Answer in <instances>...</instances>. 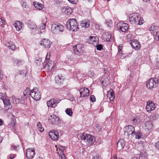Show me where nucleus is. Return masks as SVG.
Instances as JSON below:
<instances>
[{
	"label": "nucleus",
	"instance_id": "052dcab7",
	"mask_svg": "<svg viewBox=\"0 0 159 159\" xmlns=\"http://www.w3.org/2000/svg\"><path fill=\"white\" fill-rule=\"evenodd\" d=\"M139 159H146V158L145 157L141 156L139 157Z\"/></svg>",
	"mask_w": 159,
	"mask_h": 159
},
{
	"label": "nucleus",
	"instance_id": "ddd939ff",
	"mask_svg": "<svg viewBox=\"0 0 159 159\" xmlns=\"http://www.w3.org/2000/svg\"><path fill=\"white\" fill-rule=\"evenodd\" d=\"M26 151V157L28 159H33L35 154L34 150L32 148H28Z\"/></svg>",
	"mask_w": 159,
	"mask_h": 159
},
{
	"label": "nucleus",
	"instance_id": "a18cd8bd",
	"mask_svg": "<svg viewBox=\"0 0 159 159\" xmlns=\"http://www.w3.org/2000/svg\"><path fill=\"white\" fill-rule=\"evenodd\" d=\"M88 75L90 77H93L94 75V72L93 71H90L88 72Z\"/></svg>",
	"mask_w": 159,
	"mask_h": 159
},
{
	"label": "nucleus",
	"instance_id": "79ce46f5",
	"mask_svg": "<svg viewBox=\"0 0 159 159\" xmlns=\"http://www.w3.org/2000/svg\"><path fill=\"white\" fill-rule=\"evenodd\" d=\"M50 58V53H48L47 54L46 57L45 61L46 62H48Z\"/></svg>",
	"mask_w": 159,
	"mask_h": 159
},
{
	"label": "nucleus",
	"instance_id": "5701e85b",
	"mask_svg": "<svg viewBox=\"0 0 159 159\" xmlns=\"http://www.w3.org/2000/svg\"><path fill=\"white\" fill-rule=\"evenodd\" d=\"M125 145V140L122 139L119 140L117 143V147L119 149L121 150L123 148Z\"/></svg>",
	"mask_w": 159,
	"mask_h": 159
},
{
	"label": "nucleus",
	"instance_id": "5fc2aeb1",
	"mask_svg": "<svg viewBox=\"0 0 159 159\" xmlns=\"http://www.w3.org/2000/svg\"><path fill=\"white\" fill-rule=\"evenodd\" d=\"M156 38H158L159 39V32H157L155 35Z\"/></svg>",
	"mask_w": 159,
	"mask_h": 159
},
{
	"label": "nucleus",
	"instance_id": "c85d7f7f",
	"mask_svg": "<svg viewBox=\"0 0 159 159\" xmlns=\"http://www.w3.org/2000/svg\"><path fill=\"white\" fill-rule=\"evenodd\" d=\"M55 81L56 83L58 84H62L63 82V79L62 76H60L59 75H57L55 78Z\"/></svg>",
	"mask_w": 159,
	"mask_h": 159
},
{
	"label": "nucleus",
	"instance_id": "39448f33",
	"mask_svg": "<svg viewBox=\"0 0 159 159\" xmlns=\"http://www.w3.org/2000/svg\"><path fill=\"white\" fill-rule=\"evenodd\" d=\"M81 139L84 140L87 144L89 145H91L95 141L94 137L90 134H86L85 135L84 134L81 136Z\"/></svg>",
	"mask_w": 159,
	"mask_h": 159
},
{
	"label": "nucleus",
	"instance_id": "aec40b11",
	"mask_svg": "<svg viewBox=\"0 0 159 159\" xmlns=\"http://www.w3.org/2000/svg\"><path fill=\"white\" fill-rule=\"evenodd\" d=\"M27 25L28 27L34 32H36L38 30V28L36 26L35 23L32 20H29L27 22Z\"/></svg>",
	"mask_w": 159,
	"mask_h": 159
},
{
	"label": "nucleus",
	"instance_id": "e2e57ef3",
	"mask_svg": "<svg viewBox=\"0 0 159 159\" xmlns=\"http://www.w3.org/2000/svg\"><path fill=\"white\" fill-rule=\"evenodd\" d=\"M3 95V94L2 93H0V99H1V97H2Z\"/></svg>",
	"mask_w": 159,
	"mask_h": 159
},
{
	"label": "nucleus",
	"instance_id": "c756f323",
	"mask_svg": "<svg viewBox=\"0 0 159 159\" xmlns=\"http://www.w3.org/2000/svg\"><path fill=\"white\" fill-rule=\"evenodd\" d=\"M13 61L14 64H16L18 66L20 65H22L24 63V61L22 60H18L17 59L14 58L13 59Z\"/></svg>",
	"mask_w": 159,
	"mask_h": 159
},
{
	"label": "nucleus",
	"instance_id": "f8f14e48",
	"mask_svg": "<svg viewBox=\"0 0 159 159\" xmlns=\"http://www.w3.org/2000/svg\"><path fill=\"white\" fill-rule=\"evenodd\" d=\"M130 44L132 48L135 50L140 49L141 46L140 43L136 40H132L130 41Z\"/></svg>",
	"mask_w": 159,
	"mask_h": 159
},
{
	"label": "nucleus",
	"instance_id": "423d86ee",
	"mask_svg": "<svg viewBox=\"0 0 159 159\" xmlns=\"http://www.w3.org/2000/svg\"><path fill=\"white\" fill-rule=\"evenodd\" d=\"M30 95L34 100L37 101L41 98V94L37 88H34L30 91Z\"/></svg>",
	"mask_w": 159,
	"mask_h": 159
},
{
	"label": "nucleus",
	"instance_id": "6e6552de",
	"mask_svg": "<svg viewBox=\"0 0 159 159\" xmlns=\"http://www.w3.org/2000/svg\"><path fill=\"white\" fill-rule=\"evenodd\" d=\"M84 47L81 44H78L73 47V51L74 53L77 55H81L83 52Z\"/></svg>",
	"mask_w": 159,
	"mask_h": 159
},
{
	"label": "nucleus",
	"instance_id": "603ef678",
	"mask_svg": "<svg viewBox=\"0 0 159 159\" xmlns=\"http://www.w3.org/2000/svg\"><path fill=\"white\" fill-rule=\"evenodd\" d=\"M155 147L159 150V141L156 143Z\"/></svg>",
	"mask_w": 159,
	"mask_h": 159
},
{
	"label": "nucleus",
	"instance_id": "9d476101",
	"mask_svg": "<svg viewBox=\"0 0 159 159\" xmlns=\"http://www.w3.org/2000/svg\"><path fill=\"white\" fill-rule=\"evenodd\" d=\"M1 99L2 100L4 105L5 108L8 110L11 108L12 106L10 102V100L6 96L5 94L4 93L3 96L1 97Z\"/></svg>",
	"mask_w": 159,
	"mask_h": 159
},
{
	"label": "nucleus",
	"instance_id": "4d7b16f0",
	"mask_svg": "<svg viewBox=\"0 0 159 159\" xmlns=\"http://www.w3.org/2000/svg\"><path fill=\"white\" fill-rule=\"evenodd\" d=\"M22 6L23 7L26 8L27 6V5H26V3L25 2H23V4L22 5Z\"/></svg>",
	"mask_w": 159,
	"mask_h": 159
},
{
	"label": "nucleus",
	"instance_id": "2f4dec72",
	"mask_svg": "<svg viewBox=\"0 0 159 159\" xmlns=\"http://www.w3.org/2000/svg\"><path fill=\"white\" fill-rule=\"evenodd\" d=\"M145 127L148 130L152 128V125L150 121H147L145 123Z\"/></svg>",
	"mask_w": 159,
	"mask_h": 159
},
{
	"label": "nucleus",
	"instance_id": "dca6fc26",
	"mask_svg": "<svg viewBox=\"0 0 159 159\" xmlns=\"http://www.w3.org/2000/svg\"><path fill=\"white\" fill-rule=\"evenodd\" d=\"M79 91L81 97H88L89 95V91L87 88H81Z\"/></svg>",
	"mask_w": 159,
	"mask_h": 159
},
{
	"label": "nucleus",
	"instance_id": "7c9ffc66",
	"mask_svg": "<svg viewBox=\"0 0 159 159\" xmlns=\"http://www.w3.org/2000/svg\"><path fill=\"white\" fill-rule=\"evenodd\" d=\"M24 100H25V98L21 97V98H15L14 101L13 100V102L16 104L19 103H23Z\"/></svg>",
	"mask_w": 159,
	"mask_h": 159
},
{
	"label": "nucleus",
	"instance_id": "8fccbe9b",
	"mask_svg": "<svg viewBox=\"0 0 159 159\" xmlns=\"http://www.w3.org/2000/svg\"><path fill=\"white\" fill-rule=\"evenodd\" d=\"M16 156V155L15 154H11L10 156L9 157V159H13L15 158V156Z\"/></svg>",
	"mask_w": 159,
	"mask_h": 159
},
{
	"label": "nucleus",
	"instance_id": "9b49d317",
	"mask_svg": "<svg viewBox=\"0 0 159 159\" xmlns=\"http://www.w3.org/2000/svg\"><path fill=\"white\" fill-rule=\"evenodd\" d=\"M117 28L123 32L126 31L129 28L128 25L123 22H119L117 25Z\"/></svg>",
	"mask_w": 159,
	"mask_h": 159
},
{
	"label": "nucleus",
	"instance_id": "473e14b6",
	"mask_svg": "<svg viewBox=\"0 0 159 159\" xmlns=\"http://www.w3.org/2000/svg\"><path fill=\"white\" fill-rule=\"evenodd\" d=\"M35 64L37 66H41L43 64V62H42L41 59L39 58L38 59L36 60L35 61Z\"/></svg>",
	"mask_w": 159,
	"mask_h": 159
},
{
	"label": "nucleus",
	"instance_id": "338daca9",
	"mask_svg": "<svg viewBox=\"0 0 159 159\" xmlns=\"http://www.w3.org/2000/svg\"><path fill=\"white\" fill-rule=\"evenodd\" d=\"M144 2H148V1H149V0H142Z\"/></svg>",
	"mask_w": 159,
	"mask_h": 159
},
{
	"label": "nucleus",
	"instance_id": "e433bc0d",
	"mask_svg": "<svg viewBox=\"0 0 159 159\" xmlns=\"http://www.w3.org/2000/svg\"><path fill=\"white\" fill-rule=\"evenodd\" d=\"M81 25L83 27L87 28L89 26V21L85 22L84 23H82L81 24Z\"/></svg>",
	"mask_w": 159,
	"mask_h": 159
},
{
	"label": "nucleus",
	"instance_id": "f03ea898",
	"mask_svg": "<svg viewBox=\"0 0 159 159\" xmlns=\"http://www.w3.org/2000/svg\"><path fill=\"white\" fill-rule=\"evenodd\" d=\"M67 28L70 31H77L78 29L77 22L76 20L74 19L69 20L66 22Z\"/></svg>",
	"mask_w": 159,
	"mask_h": 159
},
{
	"label": "nucleus",
	"instance_id": "774afa93",
	"mask_svg": "<svg viewBox=\"0 0 159 159\" xmlns=\"http://www.w3.org/2000/svg\"><path fill=\"white\" fill-rule=\"evenodd\" d=\"M131 159H138V158L136 157H133Z\"/></svg>",
	"mask_w": 159,
	"mask_h": 159
},
{
	"label": "nucleus",
	"instance_id": "c03bdc74",
	"mask_svg": "<svg viewBox=\"0 0 159 159\" xmlns=\"http://www.w3.org/2000/svg\"><path fill=\"white\" fill-rule=\"evenodd\" d=\"M135 135L136 138L139 139L141 138V137L142 135L141 133H138V132H137L136 134L135 133Z\"/></svg>",
	"mask_w": 159,
	"mask_h": 159
},
{
	"label": "nucleus",
	"instance_id": "ea45409f",
	"mask_svg": "<svg viewBox=\"0 0 159 159\" xmlns=\"http://www.w3.org/2000/svg\"><path fill=\"white\" fill-rule=\"evenodd\" d=\"M94 46H96L97 48V49L98 50H101L103 48V46L101 44H98V43L97 44V45H94Z\"/></svg>",
	"mask_w": 159,
	"mask_h": 159
},
{
	"label": "nucleus",
	"instance_id": "0e129e2a",
	"mask_svg": "<svg viewBox=\"0 0 159 159\" xmlns=\"http://www.w3.org/2000/svg\"><path fill=\"white\" fill-rule=\"evenodd\" d=\"M111 159H117V157H113L111 158Z\"/></svg>",
	"mask_w": 159,
	"mask_h": 159
},
{
	"label": "nucleus",
	"instance_id": "4be33fe9",
	"mask_svg": "<svg viewBox=\"0 0 159 159\" xmlns=\"http://www.w3.org/2000/svg\"><path fill=\"white\" fill-rule=\"evenodd\" d=\"M47 104L48 107L55 108L57 106V103L56 101L54 99H51L47 102Z\"/></svg>",
	"mask_w": 159,
	"mask_h": 159
},
{
	"label": "nucleus",
	"instance_id": "de8ad7c7",
	"mask_svg": "<svg viewBox=\"0 0 159 159\" xmlns=\"http://www.w3.org/2000/svg\"><path fill=\"white\" fill-rule=\"evenodd\" d=\"M112 21L111 20H109L107 22L106 25L108 27L110 26L111 27L112 25Z\"/></svg>",
	"mask_w": 159,
	"mask_h": 159
},
{
	"label": "nucleus",
	"instance_id": "1a4fd4ad",
	"mask_svg": "<svg viewBox=\"0 0 159 159\" xmlns=\"http://www.w3.org/2000/svg\"><path fill=\"white\" fill-rule=\"evenodd\" d=\"M48 121L50 124L52 125H58L61 122L59 118L55 115L50 116L48 118Z\"/></svg>",
	"mask_w": 159,
	"mask_h": 159
},
{
	"label": "nucleus",
	"instance_id": "a19ab883",
	"mask_svg": "<svg viewBox=\"0 0 159 159\" xmlns=\"http://www.w3.org/2000/svg\"><path fill=\"white\" fill-rule=\"evenodd\" d=\"M30 94V93H27L26 92L24 91L23 92V95L24 97L23 98H25V100L26 99V98L28 97V95Z\"/></svg>",
	"mask_w": 159,
	"mask_h": 159
},
{
	"label": "nucleus",
	"instance_id": "cd10ccee",
	"mask_svg": "<svg viewBox=\"0 0 159 159\" xmlns=\"http://www.w3.org/2000/svg\"><path fill=\"white\" fill-rule=\"evenodd\" d=\"M33 4L35 7L39 10H41L43 8V5L38 2H34Z\"/></svg>",
	"mask_w": 159,
	"mask_h": 159
},
{
	"label": "nucleus",
	"instance_id": "412c9836",
	"mask_svg": "<svg viewBox=\"0 0 159 159\" xmlns=\"http://www.w3.org/2000/svg\"><path fill=\"white\" fill-rule=\"evenodd\" d=\"M62 12L67 15H70L73 12L72 8L69 7H64L61 8Z\"/></svg>",
	"mask_w": 159,
	"mask_h": 159
},
{
	"label": "nucleus",
	"instance_id": "a878e982",
	"mask_svg": "<svg viewBox=\"0 0 159 159\" xmlns=\"http://www.w3.org/2000/svg\"><path fill=\"white\" fill-rule=\"evenodd\" d=\"M22 22L17 21L13 24V25L15 26L16 30L19 31L22 27Z\"/></svg>",
	"mask_w": 159,
	"mask_h": 159
},
{
	"label": "nucleus",
	"instance_id": "7ed1b4c3",
	"mask_svg": "<svg viewBox=\"0 0 159 159\" xmlns=\"http://www.w3.org/2000/svg\"><path fill=\"white\" fill-rule=\"evenodd\" d=\"M124 133L125 135L131 138L135 134V131L134 127L132 126L129 125L125 127L124 128Z\"/></svg>",
	"mask_w": 159,
	"mask_h": 159
},
{
	"label": "nucleus",
	"instance_id": "20e7f679",
	"mask_svg": "<svg viewBox=\"0 0 159 159\" xmlns=\"http://www.w3.org/2000/svg\"><path fill=\"white\" fill-rule=\"evenodd\" d=\"M158 84V80L157 78H151L148 80L146 85L148 89L156 88Z\"/></svg>",
	"mask_w": 159,
	"mask_h": 159
},
{
	"label": "nucleus",
	"instance_id": "3c124183",
	"mask_svg": "<svg viewBox=\"0 0 159 159\" xmlns=\"http://www.w3.org/2000/svg\"><path fill=\"white\" fill-rule=\"evenodd\" d=\"M93 159H101V157L98 155H96L93 158Z\"/></svg>",
	"mask_w": 159,
	"mask_h": 159
},
{
	"label": "nucleus",
	"instance_id": "72a5a7b5",
	"mask_svg": "<svg viewBox=\"0 0 159 159\" xmlns=\"http://www.w3.org/2000/svg\"><path fill=\"white\" fill-rule=\"evenodd\" d=\"M159 28L157 26L155 25H152L151 26L150 29V30L151 33H152L153 32H154L158 30Z\"/></svg>",
	"mask_w": 159,
	"mask_h": 159
},
{
	"label": "nucleus",
	"instance_id": "69168bd1",
	"mask_svg": "<svg viewBox=\"0 0 159 159\" xmlns=\"http://www.w3.org/2000/svg\"><path fill=\"white\" fill-rule=\"evenodd\" d=\"M39 28H38V30L37 31H38V34H40L42 33V32L40 31H39Z\"/></svg>",
	"mask_w": 159,
	"mask_h": 159
},
{
	"label": "nucleus",
	"instance_id": "bb28decb",
	"mask_svg": "<svg viewBox=\"0 0 159 159\" xmlns=\"http://www.w3.org/2000/svg\"><path fill=\"white\" fill-rule=\"evenodd\" d=\"M5 44L6 46L11 50H14L16 48L14 43L11 41L6 42Z\"/></svg>",
	"mask_w": 159,
	"mask_h": 159
},
{
	"label": "nucleus",
	"instance_id": "680f3d73",
	"mask_svg": "<svg viewBox=\"0 0 159 159\" xmlns=\"http://www.w3.org/2000/svg\"><path fill=\"white\" fill-rule=\"evenodd\" d=\"M0 20H1V21L2 22V24H4L5 21L2 20L1 18H0Z\"/></svg>",
	"mask_w": 159,
	"mask_h": 159
},
{
	"label": "nucleus",
	"instance_id": "49530a36",
	"mask_svg": "<svg viewBox=\"0 0 159 159\" xmlns=\"http://www.w3.org/2000/svg\"><path fill=\"white\" fill-rule=\"evenodd\" d=\"M90 100L93 102L96 101V98L95 97L94 95H91L90 97Z\"/></svg>",
	"mask_w": 159,
	"mask_h": 159
},
{
	"label": "nucleus",
	"instance_id": "09e8293b",
	"mask_svg": "<svg viewBox=\"0 0 159 159\" xmlns=\"http://www.w3.org/2000/svg\"><path fill=\"white\" fill-rule=\"evenodd\" d=\"M70 3L73 4H76L78 2V0H68Z\"/></svg>",
	"mask_w": 159,
	"mask_h": 159
},
{
	"label": "nucleus",
	"instance_id": "4468645a",
	"mask_svg": "<svg viewBox=\"0 0 159 159\" xmlns=\"http://www.w3.org/2000/svg\"><path fill=\"white\" fill-rule=\"evenodd\" d=\"M50 137L53 140L57 141L59 137V133L58 131L55 130H52L49 133Z\"/></svg>",
	"mask_w": 159,
	"mask_h": 159
},
{
	"label": "nucleus",
	"instance_id": "2eb2a0df",
	"mask_svg": "<svg viewBox=\"0 0 159 159\" xmlns=\"http://www.w3.org/2000/svg\"><path fill=\"white\" fill-rule=\"evenodd\" d=\"M46 64L44 66L43 68L45 69L48 72L51 71L52 69L54 66V62L53 61H48V62H46Z\"/></svg>",
	"mask_w": 159,
	"mask_h": 159
},
{
	"label": "nucleus",
	"instance_id": "b1692460",
	"mask_svg": "<svg viewBox=\"0 0 159 159\" xmlns=\"http://www.w3.org/2000/svg\"><path fill=\"white\" fill-rule=\"evenodd\" d=\"M89 39V43L92 44L93 45H97L98 43V38L97 37L91 36Z\"/></svg>",
	"mask_w": 159,
	"mask_h": 159
},
{
	"label": "nucleus",
	"instance_id": "f257e3e1",
	"mask_svg": "<svg viewBox=\"0 0 159 159\" xmlns=\"http://www.w3.org/2000/svg\"><path fill=\"white\" fill-rule=\"evenodd\" d=\"M129 20L131 24L141 25L144 23V20L139 14L132 13L129 16Z\"/></svg>",
	"mask_w": 159,
	"mask_h": 159
},
{
	"label": "nucleus",
	"instance_id": "bf43d9fd",
	"mask_svg": "<svg viewBox=\"0 0 159 159\" xmlns=\"http://www.w3.org/2000/svg\"><path fill=\"white\" fill-rule=\"evenodd\" d=\"M3 124V121L2 120L0 119V126L2 125Z\"/></svg>",
	"mask_w": 159,
	"mask_h": 159
},
{
	"label": "nucleus",
	"instance_id": "6e6d98bb",
	"mask_svg": "<svg viewBox=\"0 0 159 159\" xmlns=\"http://www.w3.org/2000/svg\"><path fill=\"white\" fill-rule=\"evenodd\" d=\"M2 71L1 70H0V80L2 79V76L3 75L2 73Z\"/></svg>",
	"mask_w": 159,
	"mask_h": 159
},
{
	"label": "nucleus",
	"instance_id": "f3484780",
	"mask_svg": "<svg viewBox=\"0 0 159 159\" xmlns=\"http://www.w3.org/2000/svg\"><path fill=\"white\" fill-rule=\"evenodd\" d=\"M51 44V42L48 39H43L40 43L41 45L44 46L45 48H50Z\"/></svg>",
	"mask_w": 159,
	"mask_h": 159
},
{
	"label": "nucleus",
	"instance_id": "6ab92c4d",
	"mask_svg": "<svg viewBox=\"0 0 159 159\" xmlns=\"http://www.w3.org/2000/svg\"><path fill=\"white\" fill-rule=\"evenodd\" d=\"M155 105L154 103L152 101L149 102L147 103L146 109L148 112H150L152 111L155 109Z\"/></svg>",
	"mask_w": 159,
	"mask_h": 159
},
{
	"label": "nucleus",
	"instance_id": "864d4df0",
	"mask_svg": "<svg viewBox=\"0 0 159 159\" xmlns=\"http://www.w3.org/2000/svg\"><path fill=\"white\" fill-rule=\"evenodd\" d=\"M61 159H66L65 155L64 154H62L61 155Z\"/></svg>",
	"mask_w": 159,
	"mask_h": 159
},
{
	"label": "nucleus",
	"instance_id": "393cba45",
	"mask_svg": "<svg viewBox=\"0 0 159 159\" xmlns=\"http://www.w3.org/2000/svg\"><path fill=\"white\" fill-rule=\"evenodd\" d=\"M107 97L111 101H114L115 98V95L112 89H110L109 91L107 92Z\"/></svg>",
	"mask_w": 159,
	"mask_h": 159
},
{
	"label": "nucleus",
	"instance_id": "13d9d810",
	"mask_svg": "<svg viewBox=\"0 0 159 159\" xmlns=\"http://www.w3.org/2000/svg\"><path fill=\"white\" fill-rule=\"evenodd\" d=\"M24 91L26 92L27 93H30V90L29 88H27Z\"/></svg>",
	"mask_w": 159,
	"mask_h": 159
},
{
	"label": "nucleus",
	"instance_id": "a211bd4d",
	"mask_svg": "<svg viewBox=\"0 0 159 159\" xmlns=\"http://www.w3.org/2000/svg\"><path fill=\"white\" fill-rule=\"evenodd\" d=\"M103 37L104 40L107 41H111L113 40V37L111 33L105 32L103 35Z\"/></svg>",
	"mask_w": 159,
	"mask_h": 159
},
{
	"label": "nucleus",
	"instance_id": "37998d69",
	"mask_svg": "<svg viewBox=\"0 0 159 159\" xmlns=\"http://www.w3.org/2000/svg\"><path fill=\"white\" fill-rule=\"evenodd\" d=\"M19 145H17L16 146L15 145H12L11 147V149L12 150H16L17 148L19 147Z\"/></svg>",
	"mask_w": 159,
	"mask_h": 159
},
{
	"label": "nucleus",
	"instance_id": "0eeeda50",
	"mask_svg": "<svg viewBox=\"0 0 159 159\" xmlns=\"http://www.w3.org/2000/svg\"><path fill=\"white\" fill-rule=\"evenodd\" d=\"M64 29V27L60 24H53L51 27V30L53 33L57 34L60 32H62Z\"/></svg>",
	"mask_w": 159,
	"mask_h": 159
},
{
	"label": "nucleus",
	"instance_id": "c9c22d12",
	"mask_svg": "<svg viewBox=\"0 0 159 159\" xmlns=\"http://www.w3.org/2000/svg\"><path fill=\"white\" fill-rule=\"evenodd\" d=\"M140 120L136 117V118L133 117L132 119V123L134 125L138 124Z\"/></svg>",
	"mask_w": 159,
	"mask_h": 159
},
{
	"label": "nucleus",
	"instance_id": "58836bf2",
	"mask_svg": "<svg viewBox=\"0 0 159 159\" xmlns=\"http://www.w3.org/2000/svg\"><path fill=\"white\" fill-rule=\"evenodd\" d=\"M46 20L45 22L43 21V22H42L41 23V25L40 27V30H44L46 26Z\"/></svg>",
	"mask_w": 159,
	"mask_h": 159
},
{
	"label": "nucleus",
	"instance_id": "f704fd0d",
	"mask_svg": "<svg viewBox=\"0 0 159 159\" xmlns=\"http://www.w3.org/2000/svg\"><path fill=\"white\" fill-rule=\"evenodd\" d=\"M65 112L67 115L70 116H72L73 112L72 109L70 108H67L65 110Z\"/></svg>",
	"mask_w": 159,
	"mask_h": 159
},
{
	"label": "nucleus",
	"instance_id": "4c0bfd02",
	"mask_svg": "<svg viewBox=\"0 0 159 159\" xmlns=\"http://www.w3.org/2000/svg\"><path fill=\"white\" fill-rule=\"evenodd\" d=\"M38 128L40 132H42L44 130V128L42 127V125L40 122H38L37 124Z\"/></svg>",
	"mask_w": 159,
	"mask_h": 159
}]
</instances>
